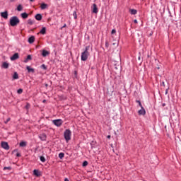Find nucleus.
Returning <instances> with one entry per match:
<instances>
[{
	"label": "nucleus",
	"instance_id": "4",
	"mask_svg": "<svg viewBox=\"0 0 181 181\" xmlns=\"http://www.w3.org/2000/svg\"><path fill=\"white\" fill-rule=\"evenodd\" d=\"M52 124L55 125V127H62L63 125V120L62 119H57L52 121Z\"/></svg>",
	"mask_w": 181,
	"mask_h": 181
},
{
	"label": "nucleus",
	"instance_id": "5",
	"mask_svg": "<svg viewBox=\"0 0 181 181\" xmlns=\"http://www.w3.org/2000/svg\"><path fill=\"white\" fill-rule=\"evenodd\" d=\"M1 147L4 149H6V151H8L9 149V145L8 144L7 142H5V141L1 142Z\"/></svg>",
	"mask_w": 181,
	"mask_h": 181
},
{
	"label": "nucleus",
	"instance_id": "6",
	"mask_svg": "<svg viewBox=\"0 0 181 181\" xmlns=\"http://www.w3.org/2000/svg\"><path fill=\"white\" fill-rule=\"evenodd\" d=\"M11 62H13L15 60H18L19 59V54L15 53L12 57H11Z\"/></svg>",
	"mask_w": 181,
	"mask_h": 181
},
{
	"label": "nucleus",
	"instance_id": "1",
	"mask_svg": "<svg viewBox=\"0 0 181 181\" xmlns=\"http://www.w3.org/2000/svg\"><path fill=\"white\" fill-rule=\"evenodd\" d=\"M89 49V46L86 47L85 52L81 53V59L82 62H86L88 59V56H90V52H88Z\"/></svg>",
	"mask_w": 181,
	"mask_h": 181
},
{
	"label": "nucleus",
	"instance_id": "12",
	"mask_svg": "<svg viewBox=\"0 0 181 181\" xmlns=\"http://www.w3.org/2000/svg\"><path fill=\"white\" fill-rule=\"evenodd\" d=\"M26 69H27L28 73H35V69L30 68V66H27Z\"/></svg>",
	"mask_w": 181,
	"mask_h": 181
},
{
	"label": "nucleus",
	"instance_id": "27",
	"mask_svg": "<svg viewBox=\"0 0 181 181\" xmlns=\"http://www.w3.org/2000/svg\"><path fill=\"white\" fill-rule=\"evenodd\" d=\"M40 159L41 162H43V163L46 162V158L44 156H40Z\"/></svg>",
	"mask_w": 181,
	"mask_h": 181
},
{
	"label": "nucleus",
	"instance_id": "38",
	"mask_svg": "<svg viewBox=\"0 0 181 181\" xmlns=\"http://www.w3.org/2000/svg\"><path fill=\"white\" fill-rule=\"evenodd\" d=\"M64 181H70V180H69L68 178H65V179H64Z\"/></svg>",
	"mask_w": 181,
	"mask_h": 181
},
{
	"label": "nucleus",
	"instance_id": "21",
	"mask_svg": "<svg viewBox=\"0 0 181 181\" xmlns=\"http://www.w3.org/2000/svg\"><path fill=\"white\" fill-rule=\"evenodd\" d=\"M36 21H42V15L41 14H37L35 16Z\"/></svg>",
	"mask_w": 181,
	"mask_h": 181
},
{
	"label": "nucleus",
	"instance_id": "30",
	"mask_svg": "<svg viewBox=\"0 0 181 181\" xmlns=\"http://www.w3.org/2000/svg\"><path fill=\"white\" fill-rule=\"evenodd\" d=\"M88 165V162H87V161H84L83 163V167H86V166H87Z\"/></svg>",
	"mask_w": 181,
	"mask_h": 181
},
{
	"label": "nucleus",
	"instance_id": "14",
	"mask_svg": "<svg viewBox=\"0 0 181 181\" xmlns=\"http://www.w3.org/2000/svg\"><path fill=\"white\" fill-rule=\"evenodd\" d=\"M1 67L3 69H8L9 67V64H8V62H3Z\"/></svg>",
	"mask_w": 181,
	"mask_h": 181
},
{
	"label": "nucleus",
	"instance_id": "32",
	"mask_svg": "<svg viewBox=\"0 0 181 181\" xmlns=\"http://www.w3.org/2000/svg\"><path fill=\"white\" fill-rule=\"evenodd\" d=\"M41 67H42L44 70H47V67L46 65H45V64H42V65L41 66Z\"/></svg>",
	"mask_w": 181,
	"mask_h": 181
},
{
	"label": "nucleus",
	"instance_id": "8",
	"mask_svg": "<svg viewBox=\"0 0 181 181\" xmlns=\"http://www.w3.org/2000/svg\"><path fill=\"white\" fill-rule=\"evenodd\" d=\"M49 54H50V52L47 51L46 49H43L42 52V56L43 57H46V56H49Z\"/></svg>",
	"mask_w": 181,
	"mask_h": 181
},
{
	"label": "nucleus",
	"instance_id": "11",
	"mask_svg": "<svg viewBox=\"0 0 181 181\" xmlns=\"http://www.w3.org/2000/svg\"><path fill=\"white\" fill-rule=\"evenodd\" d=\"M35 42V36H31L28 38V43H34Z\"/></svg>",
	"mask_w": 181,
	"mask_h": 181
},
{
	"label": "nucleus",
	"instance_id": "24",
	"mask_svg": "<svg viewBox=\"0 0 181 181\" xmlns=\"http://www.w3.org/2000/svg\"><path fill=\"white\" fill-rule=\"evenodd\" d=\"M13 78L14 80H18V78H19V75H18V73L15 72L13 76Z\"/></svg>",
	"mask_w": 181,
	"mask_h": 181
},
{
	"label": "nucleus",
	"instance_id": "42",
	"mask_svg": "<svg viewBox=\"0 0 181 181\" xmlns=\"http://www.w3.org/2000/svg\"><path fill=\"white\" fill-rule=\"evenodd\" d=\"M30 2H35V0H30Z\"/></svg>",
	"mask_w": 181,
	"mask_h": 181
},
{
	"label": "nucleus",
	"instance_id": "41",
	"mask_svg": "<svg viewBox=\"0 0 181 181\" xmlns=\"http://www.w3.org/2000/svg\"><path fill=\"white\" fill-rule=\"evenodd\" d=\"M136 103H138V104H139V103H141V101L136 100Z\"/></svg>",
	"mask_w": 181,
	"mask_h": 181
},
{
	"label": "nucleus",
	"instance_id": "39",
	"mask_svg": "<svg viewBox=\"0 0 181 181\" xmlns=\"http://www.w3.org/2000/svg\"><path fill=\"white\" fill-rule=\"evenodd\" d=\"M17 156L19 157L21 156V154L19 153H17Z\"/></svg>",
	"mask_w": 181,
	"mask_h": 181
},
{
	"label": "nucleus",
	"instance_id": "29",
	"mask_svg": "<svg viewBox=\"0 0 181 181\" xmlns=\"http://www.w3.org/2000/svg\"><path fill=\"white\" fill-rule=\"evenodd\" d=\"M18 94H22L23 93V89L20 88L17 90Z\"/></svg>",
	"mask_w": 181,
	"mask_h": 181
},
{
	"label": "nucleus",
	"instance_id": "33",
	"mask_svg": "<svg viewBox=\"0 0 181 181\" xmlns=\"http://www.w3.org/2000/svg\"><path fill=\"white\" fill-rule=\"evenodd\" d=\"M11 121V118L8 117L6 121H4V124H8Z\"/></svg>",
	"mask_w": 181,
	"mask_h": 181
},
{
	"label": "nucleus",
	"instance_id": "44",
	"mask_svg": "<svg viewBox=\"0 0 181 181\" xmlns=\"http://www.w3.org/2000/svg\"><path fill=\"white\" fill-rule=\"evenodd\" d=\"M45 102H46V100H43V103H45Z\"/></svg>",
	"mask_w": 181,
	"mask_h": 181
},
{
	"label": "nucleus",
	"instance_id": "28",
	"mask_svg": "<svg viewBox=\"0 0 181 181\" xmlns=\"http://www.w3.org/2000/svg\"><path fill=\"white\" fill-rule=\"evenodd\" d=\"M12 170V168H11V167H4V168H3V170Z\"/></svg>",
	"mask_w": 181,
	"mask_h": 181
},
{
	"label": "nucleus",
	"instance_id": "20",
	"mask_svg": "<svg viewBox=\"0 0 181 181\" xmlns=\"http://www.w3.org/2000/svg\"><path fill=\"white\" fill-rule=\"evenodd\" d=\"M26 145H28V143L26 141H21L20 143V146H21L22 148H25V146H26Z\"/></svg>",
	"mask_w": 181,
	"mask_h": 181
},
{
	"label": "nucleus",
	"instance_id": "7",
	"mask_svg": "<svg viewBox=\"0 0 181 181\" xmlns=\"http://www.w3.org/2000/svg\"><path fill=\"white\" fill-rule=\"evenodd\" d=\"M93 9H92V12L93 13H98V8H97V4H94L93 5Z\"/></svg>",
	"mask_w": 181,
	"mask_h": 181
},
{
	"label": "nucleus",
	"instance_id": "19",
	"mask_svg": "<svg viewBox=\"0 0 181 181\" xmlns=\"http://www.w3.org/2000/svg\"><path fill=\"white\" fill-rule=\"evenodd\" d=\"M129 12L131 15H136V13H138V11L135 9H130Z\"/></svg>",
	"mask_w": 181,
	"mask_h": 181
},
{
	"label": "nucleus",
	"instance_id": "37",
	"mask_svg": "<svg viewBox=\"0 0 181 181\" xmlns=\"http://www.w3.org/2000/svg\"><path fill=\"white\" fill-rule=\"evenodd\" d=\"M134 23H138V21L137 20H134Z\"/></svg>",
	"mask_w": 181,
	"mask_h": 181
},
{
	"label": "nucleus",
	"instance_id": "2",
	"mask_svg": "<svg viewBox=\"0 0 181 181\" xmlns=\"http://www.w3.org/2000/svg\"><path fill=\"white\" fill-rule=\"evenodd\" d=\"M21 23V20L17 16H13L10 18L11 26L15 27L18 26Z\"/></svg>",
	"mask_w": 181,
	"mask_h": 181
},
{
	"label": "nucleus",
	"instance_id": "18",
	"mask_svg": "<svg viewBox=\"0 0 181 181\" xmlns=\"http://www.w3.org/2000/svg\"><path fill=\"white\" fill-rule=\"evenodd\" d=\"M40 8L42 10L47 8V4H46L45 3L41 4Z\"/></svg>",
	"mask_w": 181,
	"mask_h": 181
},
{
	"label": "nucleus",
	"instance_id": "31",
	"mask_svg": "<svg viewBox=\"0 0 181 181\" xmlns=\"http://www.w3.org/2000/svg\"><path fill=\"white\" fill-rule=\"evenodd\" d=\"M74 19H77V13L76 11L74 12L73 13Z\"/></svg>",
	"mask_w": 181,
	"mask_h": 181
},
{
	"label": "nucleus",
	"instance_id": "10",
	"mask_svg": "<svg viewBox=\"0 0 181 181\" xmlns=\"http://www.w3.org/2000/svg\"><path fill=\"white\" fill-rule=\"evenodd\" d=\"M139 115H145L146 114V112L145 111V108L141 107L140 110L138 112Z\"/></svg>",
	"mask_w": 181,
	"mask_h": 181
},
{
	"label": "nucleus",
	"instance_id": "23",
	"mask_svg": "<svg viewBox=\"0 0 181 181\" xmlns=\"http://www.w3.org/2000/svg\"><path fill=\"white\" fill-rule=\"evenodd\" d=\"M35 23V20H32V19H28V24L30 25H32Z\"/></svg>",
	"mask_w": 181,
	"mask_h": 181
},
{
	"label": "nucleus",
	"instance_id": "17",
	"mask_svg": "<svg viewBox=\"0 0 181 181\" xmlns=\"http://www.w3.org/2000/svg\"><path fill=\"white\" fill-rule=\"evenodd\" d=\"M28 16H29V14H28L27 13H21V17L23 18V19H28Z\"/></svg>",
	"mask_w": 181,
	"mask_h": 181
},
{
	"label": "nucleus",
	"instance_id": "3",
	"mask_svg": "<svg viewBox=\"0 0 181 181\" xmlns=\"http://www.w3.org/2000/svg\"><path fill=\"white\" fill-rule=\"evenodd\" d=\"M64 136L66 142H69L71 139V131L70 129H66L64 133Z\"/></svg>",
	"mask_w": 181,
	"mask_h": 181
},
{
	"label": "nucleus",
	"instance_id": "36",
	"mask_svg": "<svg viewBox=\"0 0 181 181\" xmlns=\"http://www.w3.org/2000/svg\"><path fill=\"white\" fill-rule=\"evenodd\" d=\"M139 107H141V108L144 107L142 106V103H141V102H139Z\"/></svg>",
	"mask_w": 181,
	"mask_h": 181
},
{
	"label": "nucleus",
	"instance_id": "40",
	"mask_svg": "<svg viewBox=\"0 0 181 181\" xmlns=\"http://www.w3.org/2000/svg\"><path fill=\"white\" fill-rule=\"evenodd\" d=\"M67 25L66 24L64 25L62 28H66Z\"/></svg>",
	"mask_w": 181,
	"mask_h": 181
},
{
	"label": "nucleus",
	"instance_id": "16",
	"mask_svg": "<svg viewBox=\"0 0 181 181\" xmlns=\"http://www.w3.org/2000/svg\"><path fill=\"white\" fill-rule=\"evenodd\" d=\"M38 33H40L41 35H46V27H43Z\"/></svg>",
	"mask_w": 181,
	"mask_h": 181
},
{
	"label": "nucleus",
	"instance_id": "9",
	"mask_svg": "<svg viewBox=\"0 0 181 181\" xmlns=\"http://www.w3.org/2000/svg\"><path fill=\"white\" fill-rule=\"evenodd\" d=\"M1 16L4 18V19H8V11L1 12Z\"/></svg>",
	"mask_w": 181,
	"mask_h": 181
},
{
	"label": "nucleus",
	"instance_id": "25",
	"mask_svg": "<svg viewBox=\"0 0 181 181\" xmlns=\"http://www.w3.org/2000/svg\"><path fill=\"white\" fill-rule=\"evenodd\" d=\"M23 9V6H22V5L19 4L17 7V11H18V12H21V11H22Z\"/></svg>",
	"mask_w": 181,
	"mask_h": 181
},
{
	"label": "nucleus",
	"instance_id": "43",
	"mask_svg": "<svg viewBox=\"0 0 181 181\" xmlns=\"http://www.w3.org/2000/svg\"><path fill=\"white\" fill-rule=\"evenodd\" d=\"M107 138L110 139V138H111V136H107Z\"/></svg>",
	"mask_w": 181,
	"mask_h": 181
},
{
	"label": "nucleus",
	"instance_id": "15",
	"mask_svg": "<svg viewBox=\"0 0 181 181\" xmlns=\"http://www.w3.org/2000/svg\"><path fill=\"white\" fill-rule=\"evenodd\" d=\"M33 174L35 175V176H37V177L40 176V172H39V170H34Z\"/></svg>",
	"mask_w": 181,
	"mask_h": 181
},
{
	"label": "nucleus",
	"instance_id": "34",
	"mask_svg": "<svg viewBox=\"0 0 181 181\" xmlns=\"http://www.w3.org/2000/svg\"><path fill=\"white\" fill-rule=\"evenodd\" d=\"M110 46V43L108 42V41L105 42V47H108Z\"/></svg>",
	"mask_w": 181,
	"mask_h": 181
},
{
	"label": "nucleus",
	"instance_id": "26",
	"mask_svg": "<svg viewBox=\"0 0 181 181\" xmlns=\"http://www.w3.org/2000/svg\"><path fill=\"white\" fill-rule=\"evenodd\" d=\"M59 159H63L64 158V153H59Z\"/></svg>",
	"mask_w": 181,
	"mask_h": 181
},
{
	"label": "nucleus",
	"instance_id": "22",
	"mask_svg": "<svg viewBox=\"0 0 181 181\" xmlns=\"http://www.w3.org/2000/svg\"><path fill=\"white\" fill-rule=\"evenodd\" d=\"M29 60H32V56L28 55L27 58L24 60V63H28Z\"/></svg>",
	"mask_w": 181,
	"mask_h": 181
},
{
	"label": "nucleus",
	"instance_id": "13",
	"mask_svg": "<svg viewBox=\"0 0 181 181\" xmlns=\"http://www.w3.org/2000/svg\"><path fill=\"white\" fill-rule=\"evenodd\" d=\"M39 138L41 141H46L47 136L45 134H42L39 136Z\"/></svg>",
	"mask_w": 181,
	"mask_h": 181
},
{
	"label": "nucleus",
	"instance_id": "35",
	"mask_svg": "<svg viewBox=\"0 0 181 181\" xmlns=\"http://www.w3.org/2000/svg\"><path fill=\"white\" fill-rule=\"evenodd\" d=\"M112 35H114V33H117V30L115 29H113L111 32Z\"/></svg>",
	"mask_w": 181,
	"mask_h": 181
}]
</instances>
